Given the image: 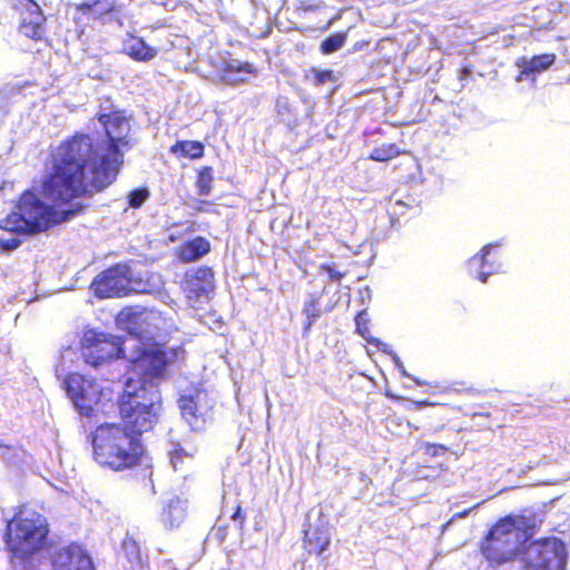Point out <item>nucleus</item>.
Masks as SVG:
<instances>
[{"label":"nucleus","instance_id":"5","mask_svg":"<svg viewBox=\"0 0 570 570\" xmlns=\"http://www.w3.org/2000/svg\"><path fill=\"white\" fill-rule=\"evenodd\" d=\"M48 534V524L39 518H13L6 527V548L13 558L29 560L46 547Z\"/></svg>","mask_w":570,"mask_h":570},{"label":"nucleus","instance_id":"27","mask_svg":"<svg viewBox=\"0 0 570 570\" xmlns=\"http://www.w3.org/2000/svg\"><path fill=\"white\" fill-rule=\"evenodd\" d=\"M312 72V83L316 87L322 86L326 82L335 81V76L333 70H318L316 68L311 69Z\"/></svg>","mask_w":570,"mask_h":570},{"label":"nucleus","instance_id":"1","mask_svg":"<svg viewBox=\"0 0 570 570\" xmlns=\"http://www.w3.org/2000/svg\"><path fill=\"white\" fill-rule=\"evenodd\" d=\"M106 141L75 131L49 151L38 188L23 190L16 210L0 220V228L17 235H36L83 215L80 202L111 186L124 163L120 147L128 144V119L121 111L97 115Z\"/></svg>","mask_w":570,"mask_h":570},{"label":"nucleus","instance_id":"15","mask_svg":"<svg viewBox=\"0 0 570 570\" xmlns=\"http://www.w3.org/2000/svg\"><path fill=\"white\" fill-rule=\"evenodd\" d=\"M212 250L210 242L204 236H196L180 243L175 249V258L181 264L199 261Z\"/></svg>","mask_w":570,"mask_h":570},{"label":"nucleus","instance_id":"36","mask_svg":"<svg viewBox=\"0 0 570 570\" xmlns=\"http://www.w3.org/2000/svg\"><path fill=\"white\" fill-rule=\"evenodd\" d=\"M210 206H213V202L200 199L196 202L195 210L199 213L208 212Z\"/></svg>","mask_w":570,"mask_h":570},{"label":"nucleus","instance_id":"19","mask_svg":"<svg viewBox=\"0 0 570 570\" xmlns=\"http://www.w3.org/2000/svg\"><path fill=\"white\" fill-rule=\"evenodd\" d=\"M490 249L491 245L483 246L479 255L473 256L469 261L470 275L482 283H485L488 281V276L492 273V269H485L488 265L485 257L489 255Z\"/></svg>","mask_w":570,"mask_h":570},{"label":"nucleus","instance_id":"17","mask_svg":"<svg viewBox=\"0 0 570 570\" xmlns=\"http://www.w3.org/2000/svg\"><path fill=\"white\" fill-rule=\"evenodd\" d=\"M557 56L552 52L535 55L530 59L522 58L518 63V66L521 68L518 80H521L523 77H527L531 73H539L548 70L551 66L554 65Z\"/></svg>","mask_w":570,"mask_h":570},{"label":"nucleus","instance_id":"35","mask_svg":"<svg viewBox=\"0 0 570 570\" xmlns=\"http://www.w3.org/2000/svg\"><path fill=\"white\" fill-rule=\"evenodd\" d=\"M371 39H362L353 43L351 51L352 52H358L364 50L371 45Z\"/></svg>","mask_w":570,"mask_h":570},{"label":"nucleus","instance_id":"38","mask_svg":"<svg viewBox=\"0 0 570 570\" xmlns=\"http://www.w3.org/2000/svg\"><path fill=\"white\" fill-rule=\"evenodd\" d=\"M269 32H271V28H268V29L266 30V32H264V33L262 35V37H265V36H267V35H269Z\"/></svg>","mask_w":570,"mask_h":570},{"label":"nucleus","instance_id":"22","mask_svg":"<svg viewBox=\"0 0 570 570\" xmlns=\"http://www.w3.org/2000/svg\"><path fill=\"white\" fill-rule=\"evenodd\" d=\"M214 169L212 166H203L197 170L195 187L199 196H208L213 190Z\"/></svg>","mask_w":570,"mask_h":570},{"label":"nucleus","instance_id":"21","mask_svg":"<svg viewBox=\"0 0 570 570\" xmlns=\"http://www.w3.org/2000/svg\"><path fill=\"white\" fill-rule=\"evenodd\" d=\"M354 26L351 24L346 30L334 32L326 37L320 45V51L323 55H331L338 51L346 42L350 30Z\"/></svg>","mask_w":570,"mask_h":570},{"label":"nucleus","instance_id":"25","mask_svg":"<svg viewBox=\"0 0 570 570\" xmlns=\"http://www.w3.org/2000/svg\"><path fill=\"white\" fill-rule=\"evenodd\" d=\"M120 315L122 316V321L126 323L129 333L134 336H138L137 333L134 332L136 325L140 322L142 317V312L136 311L132 307H126L121 311Z\"/></svg>","mask_w":570,"mask_h":570},{"label":"nucleus","instance_id":"30","mask_svg":"<svg viewBox=\"0 0 570 570\" xmlns=\"http://www.w3.org/2000/svg\"><path fill=\"white\" fill-rule=\"evenodd\" d=\"M318 268L321 272H325L331 281L336 283H340L346 274L345 272L336 271L333 264H321Z\"/></svg>","mask_w":570,"mask_h":570},{"label":"nucleus","instance_id":"8","mask_svg":"<svg viewBox=\"0 0 570 570\" xmlns=\"http://www.w3.org/2000/svg\"><path fill=\"white\" fill-rule=\"evenodd\" d=\"M567 551L559 539L533 541L525 551V570H564Z\"/></svg>","mask_w":570,"mask_h":570},{"label":"nucleus","instance_id":"10","mask_svg":"<svg viewBox=\"0 0 570 570\" xmlns=\"http://www.w3.org/2000/svg\"><path fill=\"white\" fill-rule=\"evenodd\" d=\"M183 419L190 425L205 422V416L214 409L215 400L200 385H190L177 400Z\"/></svg>","mask_w":570,"mask_h":570},{"label":"nucleus","instance_id":"23","mask_svg":"<svg viewBox=\"0 0 570 570\" xmlns=\"http://www.w3.org/2000/svg\"><path fill=\"white\" fill-rule=\"evenodd\" d=\"M402 153L403 151L396 144L387 142V144H383V145L374 147L368 155V159H371L373 161H377V163H385V161L396 158Z\"/></svg>","mask_w":570,"mask_h":570},{"label":"nucleus","instance_id":"37","mask_svg":"<svg viewBox=\"0 0 570 570\" xmlns=\"http://www.w3.org/2000/svg\"><path fill=\"white\" fill-rule=\"evenodd\" d=\"M416 404L422 406V405H429L430 403L428 401H420Z\"/></svg>","mask_w":570,"mask_h":570},{"label":"nucleus","instance_id":"13","mask_svg":"<svg viewBox=\"0 0 570 570\" xmlns=\"http://www.w3.org/2000/svg\"><path fill=\"white\" fill-rule=\"evenodd\" d=\"M20 16L19 31L33 41L43 40L46 37L47 18L38 2L24 0Z\"/></svg>","mask_w":570,"mask_h":570},{"label":"nucleus","instance_id":"34","mask_svg":"<svg viewBox=\"0 0 570 570\" xmlns=\"http://www.w3.org/2000/svg\"><path fill=\"white\" fill-rule=\"evenodd\" d=\"M343 9L338 10L335 14H333L332 17H330L322 26H320L317 29L322 30V31H325L327 29H330L337 20L341 19L342 17V13H343Z\"/></svg>","mask_w":570,"mask_h":570},{"label":"nucleus","instance_id":"33","mask_svg":"<svg viewBox=\"0 0 570 570\" xmlns=\"http://www.w3.org/2000/svg\"><path fill=\"white\" fill-rule=\"evenodd\" d=\"M232 520L238 522V529H243L246 521V513L242 509L240 504H237L234 512L232 513Z\"/></svg>","mask_w":570,"mask_h":570},{"label":"nucleus","instance_id":"24","mask_svg":"<svg viewBox=\"0 0 570 570\" xmlns=\"http://www.w3.org/2000/svg\"><path fill=\"white\" fill-rule=\"evenodd\" d=\"M303 313L306 316V321L304 323V333H308L311 327L320 317V298L313 296L309 301L304 305Z\"/></svg>","mask_w":570,"mask_h":570},{"label":"nucleus","instance_id":"28","mask_svg":"<svg viewBox=\"0 0 570 570\" xmlns=\"http://www.w3.org/2000/svg\"><path fill=\"white\" fill-rule=\"evenodd\" d=\"M149 193L146 188H136L131 190L128 196V205L131 208H139L147 200Z\"/></svg>","mask_w":570,"mask_h":570},{"label":"nucleus","instance_id":"20","mask_svg":"<svg viewBox=\"0 0 570 570\" xmlns=\"http://www.w3.org/2000/svg\"><path fill=\"white\" fill-rule=\"evenodd\" d=\"M170 153L179 157L199 159L204 156L205 147L198 140H178L170 147Z\"/></svg>","mask_w":570,"mask_h":570},{"label":"nucleus","instance_id":"9","mask_svg":"<svg viewBox=\"0 0 570 570\" xmlns=\"http://www.w3.org/2000/svg\"><path fill=\"white\" fill-rule=\"evenodd\" d=\"M65 389L80 414L87 417L94 415L102 394L101 387L94 379L80 373H69L65 379Z\"/></svg>","mask_w":570,"mask_h":570},{"label":"nucleus","instance_id":"18","mask_svg":"<svg viewBox=\"0 0 570 570\" xmlns=\"http://www.w3.org/2000/svg\"><path fill=\"white\" fill-rule=\"evenodd\" d=\"M126 53L135 61H149L157 56L158 50L148 46L142 38L135 37L127 46Z\"/></svg>","mask_w":570,"mask_h":570},{"label":"nucleus","instance_id":"32","mask_svg":"<svg viewBox=\"0 0 570 570\" xmlns=\"http://www.w3.org/2000/svg\"><path fill=\"white\" fill-rule=\"evenodd\" d=\"M21 240L17 237L11 238H1L0 239V249L2 250H13L19 247Z\"/></svg>","mask_w":570,"mask_h":570},{"label":"nucleus","instance_id":"3","mask_svg":"<svg viewBox=\"0 0 570 570\" xmlns=\"http://www.w3.org/2000/svg\"><path fill=\"white\" fill-rule=\"evenodd\" d=\"M531 528L524 514H508L499 519L480 543V552L491 564L512 561L520 552Z\"/></svg>","mask_w":570,"mask_h":570},{"label":"nucleus","instance_id":"40","mask_svg":"<svg viewBox=\"0 0 570 570\" xmlns=\"http://www.w3.org/2000/svg\"><path fill=\"white\" fill-rule=\"evenodd\" d=\"M468 511L462 512L460 515H466Z\"/></svg>","mask_w":570,"mask_h":570},{"label":"nucleus","instance_id":"6","mask_svg":"<svg viewBox=\"0 0 570 570\" xmlns=\"http://www.w3.org/2000/svg\"><path fill=\"white\" fill-rule=\"evenodd\" d=\"M141 285V279L135 277L128 264L118 263L100 272L90 288L98 298H114L138 293Z\"/></svg>","mask_w":570,"mask_h":570},{"label":"nucleus","instance_id":"39","mask_svg":"<svg viewBox=\"0 0 570 570\" xmlns=\"http://www.w3.org/2000/svg\"><path fill=\"white\" fill-rule=\"evenodd\" d=\"M0 448H7V449H9L10 446H8V445L3 444L2 442H0Z\"/></svg>","mask_w":570,"mask_h":570},{"label":"nucleus","instance_id":"11","mask_svg":"<svg viewBox=\"0 0 570 570\" xmlns=\"http://www.w3.org/2000/svg\"><path fill=\"white\" fill-rule=\"evenodd\" d=\"M118 7L109 0H91L75 4L73 22L78 35H85L94 21L101 23L118 19Z\"/></svg>","mask_w":570,"mask_h":570},{"label":"nucleus","instance_id":"26","mask_svg":"<svg viewBox=\"0 0 570 570\" xmlns=\"http://www.w3.org/2000/svg\"><path fill=\"white\" fill-rule=\"evenodd\" d=\"M370 320L365 311H361L355 316L356 332L370 343H374L371 337V331L368 326Z\"/></svg>","mask_w":570,"mask_h":570},{"label":"nucleus","instance_id":"12","mask_svg":"<svg viewBox=\"0 0 570 570\" xmlns=\"http://www.w3.org/2000/svg\"><path fill=\"white\" fill-rule=\"evenodd\" d=\"M188 298H199L215 287V273L210 266L202 265L186 271L180 282Z\"/></svg>","mask_w":570,"mask_h":570},{"label":"nucleus","instance_id":"16","mask_svg":"<svg viewBox=\"0 0 570 570\" xmlns=\"http://www.w3.org/2000/svg\"><path fill=\"white\" fill-rule=\"evenodd\" d=\"M303 544L308 553L322 557L331 544L328 529L325 525L308 528L304 531Z\"/></svg>","mask_w":570,"mask_h":570},{"label":"nucleus","instance_id":"7","mask_svg":"<svg viewBox=\"0 0 570 570\" xmlns=\"http://www.w3.org/2000/svg\"><path fill=\"white\" fill-rule=\"evenodd\" d=\"M125 340L112 334L87 331L80 341L85 362L92 367L126 357Z\"/></svg>","mask_w":570,"mask_h":570},{"label":"nucleus","instance_id":"14","mask_svg":"<svg viewBox=\"0 0 570 570\" xmlns=\"http://www.w3.org/2000/svg\"><path fill=\"white\" fill-rule=\"evenodd\" d=\"M258 75V68L249 61L228 59L222 63L217 78L226 86L236 87Z\"/></svg>","mask_w":570,"mask_h":570},{"label":"nucleus","instance_id":"31","mask_svg":"<svg viewBox=\"0 0 570 570\" xmlns=\"http://www.w3.org/2000/svg\"><path fill=\"white\" fill-rule=\"evenodd\" d=\"M188 456H191V455L188 454L185 451V449L179 444L175 445L170 451V460H171L174 468H176L178 463H181L184 461V459L188 458Z\"/></svg>","mask_w":570,"mask_h":570},{"label":"nucleus","instance_id":"4","mask_svg":"<svg viewBox=\"0 0 570 570\" xmlns=\"http://www.w3.org/2000/svg\"><path fill=\"white\" fill-rule=\"evenodd\" d=\"M126 357L125 389L148 392L158 389L165 377L169 363L164 346L156 342H136L131 353Z\"/></svg>","mask_w":570,"mask_h":570},{"label":"nucleus","instance_id":"29","mask_svg":"<svg viewBox=\"0 0 570 570\" xmlns=\"http://www.w3.org/2000/svg\"><path fill=\"white\" fill-rule=\"evenodd\" d=\"M424 453L429 456H442L449 452V448L439 443H424Z\"/></svg>","mask_w":570,"mask_h":570},{"label":"nucleus","instance_id":"2","mask_svg":"<svg viewBox=\"0 0 570 570\" xmlns=\"http://www.w3.org/2000/svg\"><path fill=\"white\" fill-rule=\"evenodd\" d=\"M161 405L159 389L141 392L125 389L119 399V423L99 424L91 433L95 462L114 472L134 470L142 463V434L154 429Z\"/></svg>","mask_w":570,"mask_h":570}]
</instances>
